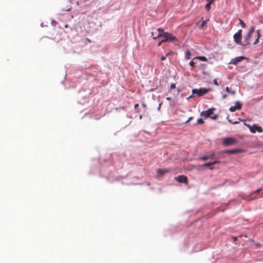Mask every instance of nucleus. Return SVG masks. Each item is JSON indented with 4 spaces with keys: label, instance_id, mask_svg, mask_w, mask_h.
<instances>
[{
    "label": "nucleus",
    "instance_id": "32",
    "mask_svg": "<svg viewBox=\"0 0 263 263\" xmlns=\"http://www.w3.org/2000/svg\"><path fill=\"white\" fill-rule=\"evenodd\" d=\"M230 93H231L232 95H234L235 93V91L234 90H230Z\"/></svg>",
    "mask_w": 263,
    "mask_h": 263
},
{
    "label": "nucleus",
    "instance_id": "31",
    "mask_svg": "<svg viewBox=\"0 0 263 263\" xmlns=\"http://www.w3.org/2000/svg\"><path fill=\"white\" fill-rule=\"evenodd\" d=\"M208 3H211V4H212L214 2V0H206Z\"/></svg>",
    "mask_w": 263,
    "mask_h": 263
},
{
    "label": "nucleus",
    "instance_id": "9",
    "mask_svg": "<svg viewBox=\"0 0 263 263\" xmlns=\"http://www.w3.org/2000/svg\"><path fill=\"white\" fill-rule=\"evenodd\" d=\"M241 108V104H240V103L239 101H236L235 102V105L231 106L229 110L231 112H234V111H236L237 109H240Z\"/></svg>",
    "mask_w": 263,
    "mask_h": 263
},
{
    "label": "nucleus",
    "instance_id": "24",
    "mask_svg": "<svg viewBox=\"0 0 263 263\" xmlns=\"http://www.w3.org/2000/svg\"><path fill=\"white\" fill-rule=\"evenodd\" d=\"M197 123L199 124H202L204 123V121L202 119H198L197 121Z\"/></svg>",
    "mask_w": 263,
    "mask_h": 263
},
{
    "label": "nucleus",
    "instance_id": "28",
    "mask_svg": "<svg viewBox=\"0 0 263 263\" xmlns=\"http://www.w3.org/2000/svg\"><path fill=\"white\" fill-rule=\"evenodd\" d=\"M170 87H171V89L175 88V87H176V85H175V84H174V83H172V84H171V86H170Z\"/></svg>",
    "mask_w": 263,
    "mask_h": 263
},
{
    "label": "nucleus",
    "instance_id": "23",
    "mask_svg": "<svg viewBox=\"0 0 263 263\" xmlns=\"http://www.w3.org/2000/svg\"><path fill=\"white\" fill-rule=\"evenodd\" d=\"M189 64L192 67V68H194L195 67V63L193 60H192L191 61H190Z\"/></svg>",
    "mask_w": 263,
    "mask_h": 263
},
{
    "label": "nucleus",
    "instance_id": "2",
    "mask_svg": "<svg viewBox=\"0 0 263 263\" xmlns=\"http://www.w3.org/2000/svg\"><path fill=\"white\" fill-rule=\"evenodd\" d=\"M255 31V27L252 26L248 32L247 33L246 35L244 36V41L242 46H248L250 44V39L252 36V33Z\"/></svg>",
    "mask_w": 263,
    "mask_h": 263
},
{
    "label": "nucleus",
    "instance_id": "21",
    "mask_svg": "<svg viewBox=\"0 0 263 263\" xmlns=\"http://www.w3.org/2000/svg\"><path fill=\"white\" fill-rule=\"evenodd\" d=\"M239 24L241 26L242 28H245L246 27L245 23L241 20L239 19Z\"/></svg>",
    "mask_w": 263,
    "mask_h": 263
},
{
    "label": "nucleus",
    "instance_id": "15",
    "mask_svg": "<svg viewBox=\"0 0 263 263\" xmlns=\"http://www.w3.org/2000/svg\"><path fill=\"white\" fill-rule=\"evenodd\" d=\"M220 163V161L219 160H215L212 162H208V163H204L203 166H211V165H214V164H218V163Z\"/></svg>",
    "mask_w": 263,
    "mask_h": 263
},
{
    "label": "nucleus",
    "instance_id": "16",
    "mask_svg": "<svg viewBox=\"0 0 263 263\" xmlns=\"http://www.w3.org/2000/svg\"><path fill=\"white\" fill-rule=\"evenodd\" d=\"M257 39L255 40V41L253 43L254 45L257 44L258 43V42H259V39L260 37V30H257Z\"/></svg>",
    "mask_w": 263,
    "mask_h": 263
},
{
    "label": "nucleus",
    "instance_id": "34",
    "mask_svg": "<svg viewBox=\"0 0 263 263\" xmlns=\"http://www.w3.org/2000/svg\"><path fill=\"white\" fill-rule=\"evenodd\" d=\"M139 106V104H136L135 105V108L136 109Z\"/></svg>",
    "mask_w": 263,
    "mask_h": 263
},
{
    "label": "nucleus",
    "instance_id": "36",
    "mask_svg": "<svg viewBox=\"0 0 263 263\" xmlns=\"http://www.w3.org/2000/svg\"><path fill=\"white\" fill-rule=\"evenodd\" d=\"M162 43V42H161H161L158 44V46H160Z\"/></svg>",
    "mask_w": 263,
    "mask_h": 263
},
{
    "label": "nucleus",
    "instance_id": "1",
    "mask_svg": "<svg viewBox=\"0 0 263 263\" xmlns=\"http://www.w3.org/2000/svg\"><path fill=\"white\" fill-rule=\"evenodd\" d=\"M157 30L159 31V34L157 36H153L154 39H156L158 37H163L164 39L161 41V42L173 43L177 41V38L172 33L164 32L162 28H159Z\"/></svg>",
    "mask_w": 263,
    "mask_h": 263
},
{
    "label": "nucleus",
    "instance_id": "20",
    "mask_svg": "<svg viewBox=\"0 0 263 263\" xmlns=\"http://www.w3.org/2000/svg\"><path fill=\"white\" fill-rule=\"evenodd\" d=\"M211 3H208L206 4L205 6V8L206 10H209L211 8Z\"/></svg>",
    "mask_w": 263,
    "mask_h": 263
},
{
    "label": "nucleus",
    "instance_id": "19",
    "mask_svg": "<svg viewBox=\"0 0 263 263\" xmlns=\"http://www.w3.org/2000/svg\"><path fill=\"white\" fill-rule=\"evenodd\" d=\"M170 54V52H168V53H166L165 55H163V56H162V57H161V58H160V60H161V61H164V60H165L166 59V57H167V56H168Z\"/></svg>",
    "mask_w": 263,
    "mask_h": 263
},
{
    "label": "nucleus",
    "instance_id": "25",
    "mask_svg": "<svg viewBox=\"0 0 263 263\" xmlns=\"http://www.w3.org/2000/svg\"><path fill=\"white\" fill-rule=\"evenodd\" d=\"M210 118L212 119L215 120V119H216L218 118V115H214L213 116H211Z\"/></svg>",
    "mask_w": 263,
    "mask_h": 263
},
{
    "label": "nucleus",
    "instance_id": "4",
    "mask_svg": "<svg viewBox=\"0 0 263 263\" xmlns=\"http://www.w3.org/2000/svg\"><path fill=\"white\" fill-rule=\"evenodd\" d=\"M209 91V89L205 88H201L199 89H192L193 94H197L198 96H202Z\"/></svg>",
    "mask_w": 263,
    "mask_h": 263
},
{
    "label": "nucleus",
    "instance_id": "14",
    "mask_svg": "<svg viewBox=\"0 0 263 263\" xmlns=\"http://www.w3.org/2000/svg\"><path fill=\"white\" fill-rule=\"evenodd\" d=\"M262 190V189L261 188H260V189H258L253 192H252L250 194V195L248 196V198H251V199H255L256 197H253V195L255 194H256V193H259V192H260Z\"/></svg>",
    "mask_w": 263,
    "mask_h": 263
},
{
    "label": "nucleus",
    "instance_id": "39",
    "mask_svg": "<svg viewBox=\"0 0 263 263\" xmlns=\"http://www.w3.org/2000/svg\"><path fill=\"white\" fill-rule=\"evenodd\" d=\"M140 118L141 119L142 118V116H140Z\"/></svg>",
    "mask_w": 263,
    "mask_h": 263
},
{
    "label": "nucleus",
    "instance_id": "26",
    "mask_svg": "<svg viewBox=\"0 0 263 263\" xmlns=\"http://www.w3.org/2000/svg\"><path fill=\"white\" fill-rule=\"evenodd\" d=\"M213 83H214V84L215 85H217V86H218V85H219V84H218V82H217V79H216L214 80V81H213Z\"/></svg>",
    "mask_w": 263,
    "mask_h": 263
},
{
    "label": "nucleus",
    "instance_id": "13",
    "mask_svg": "<svg viewBox=\"0 0 263 263\" xmlns=\"http://www.w3.org/2000/svg\"><path fill=\"white\" fill-rule=\"evenodd\" d=\"M241 152V150L240 149H233L231 150L224 151L223 153L228 154H236Z\"/></svg>",
    "mask_w": 263,
    "mask_h": 263
},
{
    "label": "nucleus",
    "instance_id": "29",
    "mask_svg": "<svg viewBox=\"0 0 263 263\" xmlns=\"http://www.w3.org/2000/svg\"><path fill=\"white\" fill-rule=\"evenodd\" d=\"M206 22L205 21L202 22L201 25V28H203L204 27V26L206 24Z\"/></svg>",
    "mask_w": 263,
    "mask_h": 263
},
{
    "label": "nucleus",
    "instance_id": "17",
    "mask_svg": "<svg viewBox=\"0 0 263 263\" xmlns=\"http://www.w3.org/2000/svg\"><path fill=\"white\" fill-rule=\"evenodd\" d=\"M190 56H191L190 51L189 50H187L185 53V58L186 59H190Z\"/></svg>",
    "mask_w": 263,
    "mask_h": 263
},
{
    "label": "nucleus",
    "instance_id": "8",
    "mask_svg": "<svg viewBox=\"0 0 263 263\" xmlns=\"http://www.w3.org/2000/svg\"><path fill=\"white\" fill-rule=\"evenodd\" d=\"M175 179L179 182H182L187 184V178L186 176L184 175L178 176L175 177Z\"/></svg>",
    "mask_w": 263,
    "mask_h": 263
},
{
    "label": "nucleus",
    "instance_id": "33",
    "mask_svg": "<svg viewBox=\"0 0 263 263\" xmlns=\"http://www.w3.org/2000/svg\"><path fill=\"white\" fill-rule=\"evenodd\" d=\"M227 97H228V95L225 94L222 96V98L226 99Z\"/></svg>",
    "mask_w": 263,
    "mask_h": 263
},
{
    "label": "nucleus",
    "instance_id": "40",
    "mask_svg": "<svg viewBox=\"0 0 263 263\" xmlns=\"http://www.w3.org/2000/svg\"><path fill=\"white\" fill-rule=\"evenodd\" d=\"M261 152H263V149L261 150Z\"/></svg>",
    "mask_w": 263,
    "mask_h": 263
},
{
    "label": "nucleus",
    "instance_id": "5",
    "mask_svg": "<svg viewBox=\"0 0 263 263\" xmlns=\"http://www.w3.org/2000/svg\"><path fill=\"white\" fill-rule=\"evenodd\" d=\"M236 139L233 138H226L223 140V144L226 146L232 145L236 143Z\"/></svg>",
    "mask_w": 263,
    "mask_h": 263
},
{
    "label": "nucleus",
    "instance_id": "10",
    "mask_svg": "<svg viewBox=\"0 0 263 263\" xmlns=\"http://www.w3.org/2000/svg\"><path fill=\"white\" fill-rule=\"evenodd\" d=\"M215 156V153L213 152H210L209 154L206 155H204L200 158H199V160L206 161L209 159L213 158Z\"/></svg>",
    "mask_w": 263,
    "mask_h": 263
},
{
    "label": "nucleus",
    "instance_id": "7",
    "mask_svg": "<svg viewBox=\"0 0 263 263\" xmlns=\"http://www.w3.org/2000/svg\"><path fill=\"white\" fill-rule=\"evenodd\" d=\"M245 59L246 57L243 56L236 57L235 58L232 59L230 62L229 64L236 65L238 63L240 62L241 61Z\"/></svg>",
    "mask_w": 263,
    "mask_h": 263
},
{
    "label": "nucleus",
    "instance_id": "37",
    "mask_svg": "<svg viewBox=\"0 0 263 263\" xmlns=\"http://www.w3.org/2000/svg\"><path fill=\"white\" fill-rule=\"evenodd\" d=\"M234 241H236V240H237V238H236V237H234Z\"/></svg>",
    "mask_w": 263,
    "mask_h": 263
},
{
    "label": "nucleus",
    "instance_id": "3",
    "mask_svg": "<svg viewBox=\"0 0 263 263\" xmlns=\"http://www.w3.org/2000/svg\"><path fill=\"white\" fill-rule=\"evenodd\" d=\"M242 30L239 29L238 30L237 32L234 34L233 36L234 40L235 42L240 45L242 46L243 43L241 42L242 39Z\"/></svg>",
    "mask_w": 263,
    "mask_h": 263
},
{
    "label": "nucleus",
    "instance_id": "38",
    "mask_svg": "<svg viewBox=\"0 0 263 263\" xmlns=\"http://www.w3.org/2000/svg\"><path fill=\"white\" fill-rule=\"evenodd\" d=\"M152 34L153 36H154V32H152Z\"/></svg>",
    "mask_w": 263,
    "mask_h": 263
},
{
    "label": "nucleus",
    "instance_id": "35",
    "mask_svg": "<svg viewBox=\"0 0 263 263\" xmlns=\"http://www.w3.org/2000/svg\"><path fill=\"white\" fill-rule=\"evenodd\" d=\"M192 119V117H191V118H190L189 119V120L186 121V123L189 122L190 120H191V119Z\"/></svg>",
    "mask_w": 263,
    "mask_h": 263
},
{
    "label": "nucleus",
    "instance_id": "41",
    "mask_svg": "<svg viewBox=\"0 0 263 263\" xmlns=\"http://www.w3.org/2000/svg\"><path fill=\"white\" fill-rule=\"evenodd\" d=\"M215 0H214V2L215 1Z\"/></svg>",
    "mask_w": 263,
    "mask_h": 263
},
{
    "label": "nucleus",
    "instance_id": "18",
    "mask_svg": "<svg viewBox=\"0 0 263 263\" xmlns=\"http://www.w3.org/2000/svg\"><path fill=\"white\" fill-rule=\"evenodd\" d=\"M199 59L202 61H207V59L205 57H202V56L197 57L195 58H194V59Z\"/></svg>",
    "mask_w": 263,
    "mask_h": 263
},
{
    "label": "nucleus",
    "instance_id": "12",
    "mask_svg": "<svg viewBox=\"0 0 263 263\" xmlns=\"http://www.w3.org/2000/svg\"><path fill=\"white\" fill-rule=\"evenodd\" d=\"M170 171L169 168L158 169L157 171V173L158 175L162 176L164 174L170 172Z\"/></svg>",
    "mask_w": 263,
    "mask_h": 263
},
{
    "label": "nucleus",
    "instance_id": "27",
    "mask_svg": "<svg viewBox=\"0 0 263 263\" xmlns=\"http://www.w3.org/2000/svg\"><path fill=\"white\" fill-rule=\"evenodd\" d=\"M228 121L230 123H232V124H237L238 123V122L237 121H236V122H233L230 119H228Z\"/></svg>",
    "mask_w": 263,
    "mask_h": 263
},
{
    "label": "nucleus",
    "instance_id": "6",
    "mask_svg": "<svg viewBox=\"0 0 263 263\" xmlns=\"http://www.w3.org/2000/svg\"><path fill=\"white\" fill-rule=\"evenodd\" d=\"M214 110H215L214 108H211L207 110L203 111L201 112V116L205 118L210 117L213 114Z\"/></svg>",
    "mask_w": 263,
    "mask_h": 263
},
{
    "label": "nucleus",
    "instance_id": "22",
    "mask_svg": "<svg viewBox=\"0 0 263 263\" xmlns=\"http://www.w3.org/2000/svg\"><path fill=\"white\" fill-rule=\"evenodd\" d=\"M244 125H245V126H247V127L249 128V129H250V132H254V130H253V129H252V127H252V126H251V125H249V124H247L246 122H245V123H244Z\"/></svg>",
    "mask_w": 263,
    "mask_h": 263
},
{
    "label": "nucleus",
    "instance_id": "30",
    "mask_svg": "<svg viewBox=\"0 0 263 263\" xmlns=\"http://www.w3.org/2000/svg\"><path fill=\"white\" fill-rule=\"evenodd\" d=\"M225 90L227 92H230V90L229 87H226Z\"/></svg>",
    "mask_w": 263,
    "mask_h": 263
},
{
    "label": "nucleus",
    "instance_id": "11",
    "mask_svg": "<svg viewBox=\"0 0 263 263\" xmlns=\"http://www.w3.org/2000/svg\"><path fill=\"white\" fill-rule=\"evenodd\" d=\"M252 129L254 130V132H252V133H255L256 132L258 133H262L263 132L262 128L261 126H259L256 124H254L252 126Z\"/></svg>",
    "mask_w": 263,
    "mask_h": 263
}]
</instances>
